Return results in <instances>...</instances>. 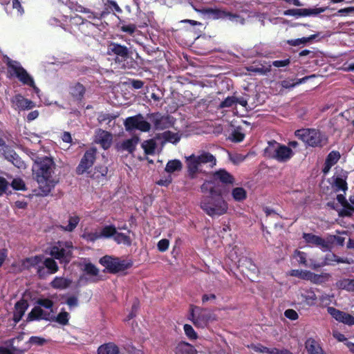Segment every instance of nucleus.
Returning a JSON list of instances; mask_svg holds the SVG:
<instances>
[{"label":"nucleus","instance_id":"4468645a","mask_svg":"<svg viewBox=\"0 0 354 354\" xmlns=\"http://www.w3.org/2000/svg\"><path fill=\"white\" fill-rule=\"evenodd\" d=\"M327 311L336 321L348 326L354 325L353 316L334 307H328Z\"/></svg>","mask_w":354,"mask_h":354},{"label":"nucleus","instance_id":"9d476101","mask_svg":"<svg viewBox=\"0 0 354 354\" xmlns=\"http://www.w3.org/2000/svg\"><path fill=\"white\" fill-rule=\"evenodd\" d=\"M189 319L196 327L204 328L209 322L211 315L206 309L192 306Z\"/></svg>","mask_w":354,"mask_h":354},{"label":"nucleus","instance_id":"39448f33","mask_svg":"<svg viewBox=\"0 0 354 354\" xmlns=\"http://www.w3.org/2000/svg\"><path fill=\"white\" fill-rule=\"evenodd\" d=\"M8 66L11 75L15 76L23 84L32 87L37 93L39 91L32 77L22 67L19 62L10 60L8 62Z\"/></svg>","mask_w":354,"mask_h":354},{"label":"nucleus","instance_id":"7ed1b4c3","mask_svg":"<svg viewBox=\"0 0 354 354\" xmlns=\"http://www.w3.org/2000/svg\"><path fill=\"white\" fill-rule=\"evenodd\" d=\"M265 153L268 157L274 158L279 162H287L294 155L290 148L276 141L268 142V145L265 149Z\"/></svg>","mask_w":354,"mask_h":354},{"label":"nucleus","instance_id":"a211bd4d","mask_svg":"<svg viewBox=\"0 0 354 354\" xmlns=\"http://www.w3.org/2000/svg\"><path fill=\"white\" fill-rule=\"evenodd\" d=\"M151 118L156 129L162 130L172 125L171 118L169 116H163L159 113H155L152 114Z\"/></svg>","mask_w":354,"mask_h":354},{"label":"nucleus","instance_id":"6e6d98bb","mask_svg":"<svg viewBox=\"0 0 354 354\" xmlns=\"http://www.w3.org/2000/svg\"><path fill=\"white\" fill-rule=\"evenodd\" d=\"M340 155L337 151H331L327 156L326 162L330 165H334L339 159Z\"/></svg>","mask_w":354,"mask_h":354},{"label":"nucleus","instance_id":"09e8293b","mask_svg":"<svg viewBox=\"0 0 354 354\" xmlns=\"http://www.w3.org/2000/svg\"><path fill=\"white\" fill-rule=\"evenodd\" d=\"M82 238L87 241L92 242L100 239L98 230H95L94 232L86 231L83 233Z\"/></svg>","mask_w":354,"mask_h":354},{"label":"nucleus","instance_id":"4be33fe9","mask_svg":"<svg viewBox=\"0 0 354 354\" xmlns=\"http://www.w3.org/2000/svg\"><path fill=\"white\" fill-rule=\"evenodd\" d=\"M215 180H218L225 185H233L234 183V178L225 169H219L214 174Z\"/></svg>","mask_w":354,"mask_h":354},{"label":"nucleus","instance_id":"c03bdc74","mask_svg":"<svg viewBox=\"0 0 354 354\" xmlns=\"http://www.w3.org/2000/svg\"><path fill=\"white\" fill-rule=\"evenodd\" d=\"M333 186L335 187L336 191H344V192H345L347 189L346 182L342 178L336 177L334 179Z\"/></svg>","mask_w":354,"mask_h":354},{"label":"nucleus","instance_id":"2f4dec72","mask_svg":"<svg viewBox=\"0 0 354 354\" xmlns=\"http://www.w3.org/2000/svg\"><path fill=\"white\" fill-rule=\"evenodd\" d=\"M5 158L18 168H23L25 167L24 162L13 150L9 151Z\"/></svg>","mask_w":354,"mask_h":354},{"label":"nucleus","instance_id":"9b49d317","mask_svg":"<svg viewBox=\"0 0 354 354\" xmlns=\"http://www.w3.org/2000/svg\"><path fill=\"white\" fill-rule=\"evenodd\" d=\"M327 9V7L288 9L283 12L285 16H292L296 18L317 16Z\"/></svg>","mask_w":354,"mask_h":354},{"label":"nucleus","instance_id":"052dcab7","mask_svg":"<svg viewBox=\"0 0 354 354\" xmlns=\"http://www.w3.org/2000/svg\"><path fill=\"white\" fill-rule=\"evenodd\" d=\"M169 245V241L168 239H163L158 241V248L160 252L166 251Z\"/></svg>","mask_w":354,"mask_h":354},{"label":"nucleus","instance_id":"473e14b6","mask_svg":"<svg viewBox=\"0 0 354 354\" xmlns=\"http://www.w3.org/2000/svg\"><path fill=\"white\" fill-rule=\"evenodd\" d=\"M232 196L236 202H242L247 198V192L243 187H235L232 190Z\"/></svg>","mask_w":354,"mask_h":354},{"label":"nucleus","instance_id":"58836bf2","mask_svg":"<svg viewBox=\"0 0 354 354\" xmlns=\"http://www.w3.org/2000/svg\"><path fill=\"white\" fill-rule=\"evenodd\" d=\"M42 263L48 270L50 274H54L58 271L59 268L57 263L51 258H46Z\"/></svg>","mask_w":354,"mask_h":354},{"label":"nucleus","instance_id":"c756f323","mask_svg":"<svg viewBox=\"0 0 354 354\" xmlns=\"http://www.w3.org/2000/svg\"><path fill=\"white\" fill-rule=\"evenodd\" d=\"M70 93L76 100H80L84 96L85 88L82 84L75 83L71 86Z\"/></svg>","mask_w":354,"mask_h":354},{"label":"nucleus","instance_id":"b1692460","mask_svg":"<svg viewBox=\"0 0 354 354\" xmlns=\"http://www.w3.org/2000/svg\"><path fill=\"white\" fill-rule=\"evenodd\" d=\"M108 54H115L122 57H126L128 55V49L127 47L118 44L112 43L109 45L107 48Z\"/></svg>","mask_w":354,"mask_h":354},{"label":"nucleus","instance_id":"412c9836","mask_svg":"<svg viewBox=\"0 0 354 354\" xmlns=\"http://www.w3.org/2000/svg\"><path fill=\"white\" fill-rule=\"evenodd\" d=\"M304 239L307 243L319 246L324 250H327L328 249V243L318 236L312 234H304Z\"/></svg>","mask_w":354,"mask_h":354},{"label":"nucleus","instance_id":"69168bd1","mask_svg":"<svg viewBox=\"0 0 354 354\" xmlns=\"http://www.w3.org/2000/svg\"><path fill=\"white\" fill-rule=\"evenodd\" d=\"M10 150L11 149L6 145L5 141L0 138V154H3L6 156Z\"/></svg>","mask_w":354,"mask_h":354},{"label":"nucleus","instance_id":"f3484780","mask_svg":"<svg viewBox=\"0 0 354 354\" xmlns=\"http://www.w3.org/2000/svg\"><path fill=\"white\" fill-rule=\"evenodd\" d=\"M113 140L112 135L106 131L98 129L95 132V142L104 149L109 148Z\"/></svg>","mask_w":354,"mask_h":354},{"label":"nucleus","instance_id":"72a5a7b5","mask_svg":"<svg viewBox=\"0 0 354 354\" xmlns=\"http://www.w3.org/2000/svg\"><path fill=\"white\" fill-rule=\"evenodd\" d=\"M139 138L138 137H133L130 139H127L122 142V149L129 153H132L135 150Z\"/></svg>","mask_w":354,"mask_h":354},{"label":"nucleus","instance_id":"8fccbe9b","mask_svg":"<svg viewBox=\"0 0 354 354\" xmlns=\"http://www.w3.org/2000/svg\"><path fill=\"white\" fill-rule=\"evenodd\" d=\"M79 221H80V218L78 216H71L69 218L68 225L63 228L66 231L71 232L76 227Z\"/></svg>","mask_w":354,"mask_h":354},{"label":"nucleus","instance_id":"338daca9","mask_svg":"<svg viewBox=\"0 0 354 354\" xmlns=\"http://www.w3.org/2000/svg\"><path fill=\"white\" fill-rule=\"evenodd\" d=\"M136 26L134 24H129L124 25L121 27V30L123 32H128L129 34H133L136 30Z\"/></svg>","mask_w":354,"mask_h":354},{"label":"nucleus","instance_id":"dca6fc26","mask_svg":"<svg viewBox=\"0 0 354 354\" xmlns=\"http://www.w3.org/2000/svg\"><path fill=\"white\" fill-rule=\"evenodd\" d=\"M53 318V313L47 310H43L41 306H35L32 309L28 314V321H33L35 319H46L50 320Z\"/></svg>","mask_w":354,"mask_h":354},{"label":"nucleus","instance_id":"ddd939ff","mask_svg":"<svg viewBox=\"0 0 354 354\" xmlns=\"http://www.w3.org/2000/svg\"><path fill=\"white\" fill-rule=\"evenodd\" d=\"M54 167L55 165L52 158H43L40 161L37 162V176H51Z\"/></svg>","mask_w":354,"mask_h":354},{"label":"nucleus","instance_id":"49530a36","mask_svg":"<svg viewBox=\"0 0 354 354\" xmlns=\"http://www.w3.org/2000/svg\"><path fill=\"white\" fill-rule=\"evenodd\" d=\"M301 297L308 305L313 304L317 299V297L315 292L309 290H306L304 293H302Z\"/></svg>","mask_w":354,"mask_h":354},{"label":"nucleus","instance_id":"f03ea898","mask_svg":"<svg viewBox=\"0 0 354 354\" xmlns=\"http://www.w3.org/2000/svg\"><path fill=\"white\" fill-rule=\"evenodd\" d=\"M186 162L188 171L192 178H194L198 172L202 171V165H207L209 167L216 165V158L209 152L203 151L198 155L192 154L187 157Z\"/></svg>","mask_w":354,"mask_h":354},{"label":"nucleus","instance_id":"3c124183","mask_svg":"<svg viewBox=\"0 0 354 354\" xmlns=\"http://www.w3.org/2000/svg\"><path fill=\"white\" fill-rule=\"evenodd\" d=\"M69 314L66 311H61L55 317V320L60 324L66 325L68 322Z\"/></svg>","mask_w":354,"mask_h":354},{"label":"nucleus","instance_id":"6e6552de","mask_svg":"<svg viewBox=\"0 0 354 354\" xmlns=\"http://www.w3.org/2000/svg\"><path fill=\"white\" fill-rule=\"evenodd\" d=\"M100 263L105 266L111 272L123 271L132 265L130 261L119 258H113L110 256H105L100 259Z\"/></svg>","mask_w":354,"mask_h":354},{"label":"nucleus","instance_id":"0eeeda50","mask_svg":"<svg viewBox=\"0 0 354 354\" xmlns=\"http://www.w3.org/2000/svg\"><path fill=\"white\" fill-rule=\"evenodd\" d=\"M73 245L71 241H57L50 248V254L61 263H68L71 258Z\"/></svg>","mask_w":354,"mask_h":354},{"label":"nucleus","instance_id":"2eb2a0df","mask_svg":"<svg viewBox=\"0 0 354 354\" xmlns=\"http://www.w3.org/2000/svg\"><path fill=\"white\" fill-rule=\"evenodd\" d=\"M12 106L18 111L29 110L35 106V103L21 95H16L11 99Z\"/></svg>","mask_w":354,"mask_h":354},{"label":"nucleus","instance_id":"e433bc0d","mask_svg":"<svg viewBox=\"0 0 354 354\" xmlns=\"http://www.w3.org/2000/svg\"><path fill=\"white\" fill-rule=\"evenodd\" d=\"M162 138L167 142L176 144L179 142L180 136L177 133L169 131H165L162 133Z\"/></svg>","mask_w":354,"mask_h":354},{"label":"nucleus","instance_id":"79ce46f5","mask_svg":"<svg viewBox=\"0 0 354 354\" xmlns=\"http://www.w3.org/2000/svg\"><path fill=\"white\" fill-rule=\"evenodd\" d=\"M316 37L315 35H313L308 37H302L299 39H290L288 40V44L292 46H297L301 44H306V43L310 41L313 39H315Z\"/></svg>","mask_w":354,"mask_h":354},{"label":"nucleus","instance_id":"864d4df0","mask_svg":"<svg viewBox=\"0 0 354 354\" xmlns=\"http://www.w3.org/2000/svg\"><path fill=\"white\" fill-rule=\"evenodd\" d=\"M37 304H39L38 306H41V308L43 307L46 310L53 313V303L51 300L48 299H41L37 301Z\"/></svg>","mask_w":354,"mask_h":354},{"label":"nucleus","instance_id":"ea45409f","mask_svg":"<svg viewBox=\"0 0 354 354\" xmlns=\"http://www.w3.org/2000/svg\"><path fill=\"white\" fill-rule=\"evenodd\" d=\"M142 147L146 154H153L156 148V144L154 140H149L142 142Z\"/></svg>","mask_w":354,"mask_h":354},{"label":"nucleus","instance_id":"37998d69","mask_svg":"<svg viewBox=\"0 0 354 354\" xmlns=\"http://www.w3.org/2000/svg\"><path fill=\"white\" fill-rule=\"evenodd\" d=\"M338 286L347 291H354V279H344L339 281Z\"/></svg>","mask_w":354,"mask_h":354},{"label":"nucleus","instance_id":"5701e85b","mask_svg":"<svg viewBox=\"0 0 354 354\" xmlns=\"http://www.w3.org/2000/svg\"><path fill=\"white\" fill-rule=\"evenodd\" d=\"M43 262V257L41 255L31 257L28 258L24 261V266L29 268L32 267L37 268L38 274L41 276V272L43 270V268L40 266V264Z\"/></svg>","mask_w":354,"mask_h":354},{"label":"nucleus","instance_id":"a18cd8bd","mask_svg":"<svg viewBox=\"0 0 354 354\" xmlns=\"http://www.w3.org/2000/svg\"><path fill=\"white\" fill-rule=\"evenodd\" d=\"M310 271L302 270H292L290 271V275L297 277L301 279L308 280Z\"/></svg>","mask_w":354,"mask_h":354},{"label":"nucleus","instance_id":"5fc2aeb1","mask_svg":"<svg viewBox=\"0 0 354 354\" xmlns=\"http://www.w3.org/2000/svg\"><path fill=\"white\" fill-rule=\"evenodd\" d=\"M10 183L4 178L0 177V196L8 194L9 190Z\"/></svg>","mask_w":354,"mask_h":354},{"label":"nucleus","instance_id":"de8ad7c7","mask_svg":"<svg viewBox=\"0 0 354 354\" xmlns=\"http://www.w3.org/2000/svg\"><path fill=\"white\" fill-rule=\"evenodd\" d=\"M10 185L15 190L24 191L26 189L24 181L20 178H14Z\"/></svg>","mask_w":354,"mask_h":354},{"label":"nucleus","instance_id":"0e129e2a","mask_svg":"<svg viewBox=\"0 0 354 354\" xmlns=\"http://www.w3.org/2000/svg\"><path fill=\"white\" fill-rule=\"evenodd\" d=\"M70 309L75 308L78 306V299L76 297H70L66 301Z\"/></svg>","mask_w":354,"mask_h":354},{"label":"nucleus","instance_id":"bf43d9fd","mask_svg":"<svg viewBox=\"0 0 354 354\" xmlns=\"http://www.w3.org/2000/svg\"><path fill=\"white\" fill-rule=\"evenodd\" d=\"M245 135L239 129L234 130L231 135V140L234 142H241L244 139Z\"/></svg>","mask_w":354,"mask_h":354},{"label":"nucleus","instance_id":"f8f14e48","mask_svg":"<svg viewBox=\"0 0 354 354\" xmlns=\"http://www.w3.org/2000/svg\"><path fill=\"white\" fill-rule=\"evenodd\" d=\"M96 149H90L87 150L82 158L80 164L76 168L77 174L81 175L88 171L93 165L95 160Z\"/></svg>","mask_w":354,"mask_h":354},{"label":"nucleus","instance_id":"f704fd0d","mask_svg":"<svg viewBox=\"0 0 354 354\" xmlns=\"http://www.w3.org/2000/svg\"><path fill=\"white\" fill-rule=\"evenodd\" d=\"M116 230L115 227L113 225H106L98 230L100 239H108L112 236L114 237Z\"/></svg>","mask_w":354,"mask_h":354},{"label":"nucleus","instance_id":"13d9d810","mask_svg":"<svg viewBox=\"0 0 354 354\" xmlns=\"http://www.w3.org/2000/svg\"><path fill=\"white\" fill-rule=\"evenodd\" d=\"M184 330L186 335L191 339H196L197 338V334L194 331V328L191 325L185 324Z\"/></svg>","mask_w":354,"mask_h":354},{"label":"nucleus","instance_id":"1a4fd4ad","mask_svg":"<svg viewBox=\"0 0 354 354\" xmlns=\"http://www.w3.org/2000/svg\"><path fill=\"white\" fill-rule=\"evenodd\" d=\"M124 125L127 131L137 129L142 132H148L151 129L150 123L146 121L141 114L127 118Z\"/></svg>","mask_w":354,"mask_h":354},{"label":"nucleus","instance_id":"680f3d73","mask_svg":"<svg viewBox=\"0 0 354 354\" xmlns=\"http://www.w3.org/2000/svg\"><path fill=\"white\" fill-rule=\"evenodd\" d=\"M290 63V59H286L283 60H276L272 62L271 66H274L277 68L285 67L289 65Z\"/></svg>","mask_w":354,"mask_h":354},{"label":"nucleus","instance_id":"4c0bfd02","mask_svg":"<svg viewBox=\"0 0 354 354\" xmlns=\"http://www.w3.org/2000/svg\"><path fill=\"white\" fill-rule=\"evenodd\" d=\"M328 278V274L323 273L321 274H315L310 272L309 278L308 281H310L314 283H322L326 281Z\"/></svg>","mask_w":354,"mask_h":354},{"label":"nucleus","instance_id":"603ef678","mask_svg":"<svg viewBox=\"0 0 354 354\" xmlns=\"http://www.w3.org/2000/svg\"><path fill=\"white\" fill-rule=\"evenodd\" d=\"M236 104V97L234 96L227 97L219 105L220 108H229Z\"/></svg>","mask_w":354,"mask_h":354},{"label":"nucleus","instance_id":"393cba45","mask_svg":"<svg viewBox=\"0 0 354 354\" xmlns=\"http://www.w3.org/2000/svg\"><path fill=\"white\" fill-rule=\"evenodd\" d=\"M248 71L259 75H266L271 70V64L270 63L259 64L252 65L247 68Z\"/></svg>","mask_w":354,"mask_h":354},{"label":"nucleus","instance_id":"e2e57ef3","mask_svg":"<svg viewBox=\"0 0 354 354\" xmlns=\"http://www.w3.org/2000/svg\"><path fill=\"white\" fill-rule=\"evenodd\" d=\"M285 316L291 319V320H296L298 318V314L297 313L292 309H288L284 313Z\"/></svg>","mask_w":354,"mask_h":354},{"label":"nucleus","instance_id":"20e7f679","mask_svg":"<svg viewBox=\"0 0 354 354\" xmlns=\"http://www.w3.org/2000/svg\"><path fill=\"white\" fill-rule=\"evenodd\" d=\"M193 8L197 12L203 14L207 18L211 19H228L233 23L236 24H243L245 22V19L239 15L236 14H232L231 12H226L220 9H214V8H203L199 9L197 8L195 6L192 4Z\"/></svg>","mask_w":354,"mask_h":354},{"label":"nucleus","instance_id":"423d86ee","mask_svg":"<svg viewBox=\"0 0 354 354\" xmlns=\"http://www.w3.org/2000/svg\"><path fill=\"white\" fill-rule=\"evenodd\" d=\"M296 136L310 147H322L326 143L324 135L316 129H300L295 132Z\"/></svg>","mask_w":354,"mask_h":354},{"label":"nucleus","instance_id":"cd10ccee","mask_svg":"<svg viewBox=\"0 0 354 354\" xmlns=\"http://www.w3.org/2000/svg\"><path fill=\"white\" fill-rule=\"evenodd\" d=\"M306 348L309 354H324L319 343L313 338L306 340Z\"/></svg>","mask_w":354,"mask_h":354},{"label":"nucleus","instance_id":"7c9ffc66","mask_svg":"<svg viewBox=\"0 0 354 354\" xmlns=\"http://www.w3.org/2000/svg\"><path fill=\"white\" fill-rule=\"evenodd\" d=\"M98 354H118V346L113 343L103 344L98 348Z\"/></svg>","mask_w":354,"mask_h":354},{"label":"nucleus","instance_id":"6ab92c4d","mask_svg":"<svg viewBox=\"0 0 354 354\" xmlns=\"http://www.w3.org/2000/svg\"><path fill=\"white\" fill-rule=\"evenodd\" d=\"M37 181L44 195H47L55 184V182L51 179V176H37Z\"/></svg>","mask_w":354,"mask_h":354},{"label":"nucleus","instance_id":"774afa93","mask_svg":"<svg viewBox=\"0 0 354 354\" xmlns=\"http://www.w3.org/2000/svg\"><path fill=\"white\" fill-rule=\"evenodd\" d=\"M266 353L268 354H288L287 351H280L276 348H267Z\"/></svg>","mask_w":354,"mask_h":354},{"label":"nucleus","instance_id":"a878e982","mask_svg":"<svg viewBox=\"0 0 354 354\" xmlns=\"http://www.w3.org/2000/svg\"><path fill=\"white\" fill-rule=\"evenodd\" d=\"M176 354H198L196 349L190 344L181 342L176 347Z\"/></svg>","mask_w":354,"mask_h":354},{"label":"nucleus","instance_id":"f257e3e1","mask_svg":"<svg viewBox=\"0 0 354 354\" xmlns=\"http://www.w3.org/2000/svg\"><path fill=\"white\" fill-rule=\"evenodd\" d=\"M203 194L201 198V208L209 216H220L225 214L229 209L228 203L223 197L221 186L213 181L206 180L201 187Z\"/></svg>","mask_w":354,"mask_h":354},{"label":"nucleus","instance_id":"aec40b11","mask_svg":"<svg viewBox=\"0 0 354 354\" xmlns=\"http://www.w3.org/2000/svg\"><path fill=\"white\" fill-rule=\"evenodd\" d=\"M28 304L25 300H20L16 303L15 306L14 315H13V320L15 323L19 322L26 309L28 308Z\"/></svg>","mask_w":354,"mask_h":354},{"label":"nucleus","instance_id":"a19ab883","mask_svg":"<svg viewBox=\"0 0 354 354\" xmlns=\"http://www.w3.org/2000/svg\"><path fill=\"white\" fill-rule=\"evenodd\" d=\"M295 255V257L297 259V261L299 263H300L301 264H303L305 266H308V267L314 268V269L317 268V267H319L318 265H316L315 263H312V264L308 265L307 263V261H306V253H304L303 252L296 251Z\"/></svg>","mask_w":354,"mask_h":354},{"label":"nucleus","instance_id":"4d7b16f0","mask_svg":"<svg viewBox=\"0 0 354 354\" xmlns=\"http://www.w3.org/2000/svg\"><path fill=\"white\" fill-rule=\"evenodd\" d=\"M84 271L91 276H97L99 273V270L91 263H85Z\"/></svg>","mask_w":354,"mask_h":354},{"label":"nucleus","instance_id":"c9c22d12","mask_svg":"<svg viewBox=\"0 0 354 354\" xmlns=\"http://www.w3.org/2000/svg\"><path fill=\"white\" fill-rule=\"evenodd\" d=\"M182 169V163L178 160H169L166 165L165 171L168 173H173L176 171H180Z\"/></svg>","mask_w":354,"mask_h":354},{"label":"nucleus","instance_id":"bb28decb","mask_svg":"<svg viewBox=\"0 0 354 354\" xmlns=\"http://www.w3.org/2000/svg\"><path fill=\"white\" fill-rule=\"evenodd\" d=\"M71 283V280L63 277H56L50 283V286L55 289H66L67 288Z\"/></svg>","mask_w":354,"mask_h":354},{"label":"nucleus","instance_id":"c85d7f7f","mask_svg":"<svg viewBox=\"0 0 354 354\" xmlns=\"http://www.w3.org/2000/svg\"><path fill=\"white\" fill-rule=\"evenodd\" d=\"M130 231H128V234L118 232L116 231L113 239L118 244H124L125 245H131L132 239L130 236Z\"/></svg>","mask_w":354,"mask_h":354}]
</instances>
